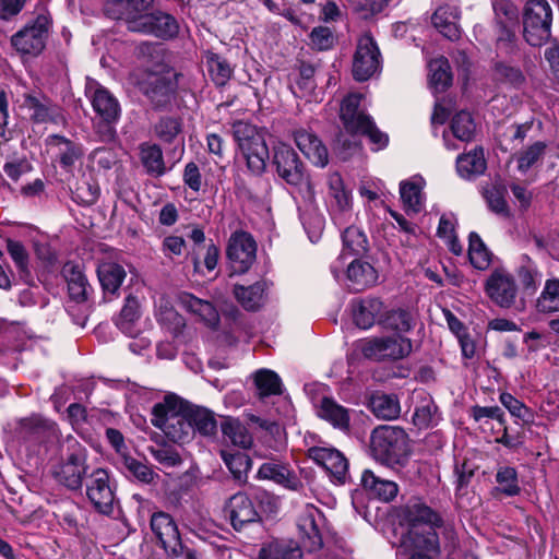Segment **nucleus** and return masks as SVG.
I'll return each mask as SVG.
<instances>
[{
	"label": "nucleus",
	"mask_w": 559,
	"mask_h": 559,
	"mask_svg": "<svg viewBox=\"0 0 559 559\" xmlns=\"http://www.w3.org/2000/svg\"><path fill=\"white\" fill-rule=\"evenodd\" d=\"M401 521L406 526L401 538V545L405 548L438 554L442 546L449 549L456 546L457 535L453 523L443 520L427 506H405Z\"/></svg>",
	"instance_id": "1"
},
{
	"label": "nucleus",
	"mask_w": 559,
	"mask_h": 559,
	"mask_svg": "<svg viewBox=\"0 0 559 559\" xmlns=\"http://www.w3.org/2000/svg\"><path fill=\"white\" fill-rule=\"evenodd\" d=\"M273 163L278 176L292 187L295 199H301L310 206L316 201L314 186L297 153L287 144L280 143L274 147Z\"/></svg>",
	"instance_id": "2"
},
{
	"label": "nucleus",
	"mask_w": 559,
	"mask_h": 559,
	"mask_svg": "<svg viewBox=\"0 0 559 559\" xmlns=\"http://www.w3.org/2000/svg\"><path fill=\"white\" fill-rule=\"evenodd\" d=\"M152 424L177 443H185L193 437L187 404L173 394L166 395L162 403L154 405Z\"/></svg>",
	"instance_id": "3"
},
{
	"label": "nucleus",
	"mask_w": 559,
	"mask_h": 559,
	"mask_svg": "<svg viewBox=\"0 0 559 559\" xmlns=\"http://www.w3.org/2000/svg\"><path fill=\"white\" fill-rule=\"evenodd\" d=\"M61 457L52 468L55 479L70 490H79L88 476V451L75 438L68 437L62 445Z\"/></svg>",
	"instance_id": "4"
},
{
	"label": "nucleus",
	"mask_w": 559,
	"mask_h": 559,
	"mask_svg": "<svg viewBox=\"0 0 559 559\" xmlns=\"http://www.w3.org/2000/svg\"><path fill=\"white\" fill-rule=\"evenodd\" d=\"M370 452L382 464L402 465L409 454L407 435L399 427L379 426L371 432Z\"/></svg>",
	"instance_id": "5"
},
{
	"label": "nucleus",
	"mask_w": 559,
	"mask_h": 559,
	"mask_svg": "<svg viewBox=\"0 0 559 559\" xmlns=\"http://www.w3.org/2000/svg\"><path fill=\"white\" fill-rule=\"evenodd\" d=\"M361 99L362 95L358 93L347 95L341 104V120L348 132L368 136L370 142L376 145L374 150H381L388 144V135L381 132L371 117L360 108Z\"/></svg>",
	"instance_id": "6"
},
{
	"label": "nucleus",
	"mask_w": 559,
	"mask_h": 559,
	"mask_svg": "<svg viewBox=\"0 0 559 559\" xmlns=\"http://www.w3.org/2000/svg\"><path fill=\"white\" fill-rule=\"evenodd\" d=\"M233 134L247 160L248 169L254 175L262 174L269 158L263 133L248 122L237 121L233 124Z\"/></svg>",
	"instance_id": "7"
},
{
	"label": "nucleus",
	"mask_w": 559,
	"mask_h": 559,
	"mask_svg": "<svg viewBox=\"0 0 559 559\" xmlns=\"http://www.w3.org/2000/svg\"><path fill=\"white\" fill-rule=\"evenodd\" d=\"M493 29L497 50L513 56L519 51L516 29L519 10L510 0H492Z\"/></svg>",
	"instance_id": "8"
},
{
	"label": "nucleus",
	"mask_w": 559,
	"mask_h": 559,
	"mask_svg": "<svg viewBox=\"0 0 559 559\" xmlns=\"http://www.w3.org/2000/svg\"><path fill=\"white\" fill-rule=\"evenodd\" d=\"M552 11L547 0H530L523 13V37L534 47L545 44L550 37Z\"/></svg>",
	"instance_id": "9"
},
{
	"label": "nucleus",
	"mask_w": 559,
	"mask_h": 559,
	"mask_svg": "<svg viewBox=\"0 0 559 559\" xmlns=\"http://www.w3.org/2000/svg\"><path fill=\"white\" fill-rule=\"evenodd\" d=\"M357 350L371 360H397L408 356L412 352V342L403 336L372 337L359 341Z\"/></svg>",
	"instance_id": "10"
},
{
	"label": "nucleus",
	"mask_w": 559,
	"mask_h": 559,
	"mask_svg": "<svg viewBox=\"0 0 559 559\" xmlns=\"http://www.w3.org/2000/svg\"><path fill=\"white\" fill-rule=\"evenodd\" d=\"M85 490L88 501L97 512L105 515H110L114 512L115 485L105 468L98 467L88 474Z\"/></svg>",
	"instance_id": "11"
},
{
	"label": "nucleus",
	"mask_w": 559,
	"mask_h": 559,
	"mask_svg": "<svg viewBox=\"0 0 559 559\" xmlns=\"http://www.w3.org/2000/svg\"><path fill=\"white\" fill-rule=\"evenodd\" d=\"M85 95L91 100L94 111L106 123L107 136L112 138L114 130L110 124L117 122L120 117V105L117 98L93 79L86 81Z\"/></svg>",
	"instance_id": "12"
},
{
	"label": "nucleus",
	"mask_w": 559,
	"mask_h": 559,
	"mask_svg": "<svg viewBox=\"0 0 559 559\" xmlns=\"http://www.w3.org/2000/svg\"><path fill=\"white\" fill-rule=\"evenodd\" d=\"M226 254L231 273L243 274L255 261L257 243L249 233L237 230L229 237Z\"/></svg>",
	"instance_id": "13"
},
{
	"label": "nucleus",
	"mask_w": 559,
	"mask_h": 559,
	"mask_svg": "<svg viewBox=\"0 0 559 559\" xmlns=\"http://www.w3.org/2000/svg\"><path fill=\"white\" fill-rule=\"evenodd\" d=\"M49 24L47 15H38L12 36V46L23 55H39L45 48Z\"/></svg>",
	"instance_id": "14"
},
{
	"label": "nucleus",
	"mask_w": 559,
	"mask_h": 559,
	"mask_svg": "<svg viewBox=\"0 0 559 559\" xmlns=\"http://www.w3.org/2000/svg\"><path fill=\"white\" fill-rule=\"evenodd\" d=\"M325 518L314 506L307 504L300 512L297 520V530L302 548L312 552L323 546L322 528Z\"/></svg>",
	"instance_id": "15"
},
{
	"label": "nucleus",
	"mask_w": 559,
	"mask_h": 559,
	"mask_svg": "<svg viewBox=\"0 0 559 559\" xmlns=\"http://www.w3.org/2000/svg\"><path fill=\"white\" fill-rule=\"evenodd\" d=\"M380 68V51L374 39L365 34L358 39L353 61V75L357 81L370 79Z\"/></svg>",
	"instance_id": "16"
},
{
	"label": "nucleus",
	"mask_w": 559,
	"mask_h": 559,
	"mask_svg": "<svg viewBox=\"0 0 559 559\" xmlns=\"http://www.w3.org/2000/svg\"><path fill=\"white\" fill-rule=\"evenodd\" d=\"M485 292L497 306L511 308L515 304L518 285L511 273L497 269L486 280Z\"/></svg>",
	"instance_id": "17"
},
{
	"label": "nucleus",
	"mask_w": 559,
	"mask_h": 559,
	"mask_svg": "<svg viewBox=\"0 0 559 559\" xmlns=\"http://www.w3.org/2000/svg\"><path fill=\"white\" fill-rule=\"evenodd\" d=\"M308 457L324 468L331 479L337 484H345L348 477V461L335 448L312 447L308 449Z\"/></svg>",
	"instance_id": "18"
},
{
	"label": "nucleus",
	"mask_w": 559,
	"mask_h": 559,
	"mask_svg": "<svg viewBox=\"0 0 559 559\" xmlns=\"http://www.w3.org/2000/svg\"><path fill=\"white\" fill-rule=\"evenodd\" d=\"M151 528L165 551L175 558L183 555V545L173 518L165 512H155L151 518Z\"/></svg>",
	"instance_id": "19"
},
{
	"label": "nucleus",
	"mask_w": 559,
	"mask_h": 559,
	"mask_svg": "<svg viewBox=\"0 0 559 559\" xmlns=\"http://www.w3.org/2000/svg\"><path fill=\"white\" fill-rule=\"evenodd\" d=\"M179 26L174 16L165 12H152L133 22L132 32L153 35L157 38L168 39L178 34Z\"/></svg>",
	"instance_id": "20"
},
{
	"label": "nucleus",
	"mask_w": 559,
	"mask_h": 559,
	"mask_svg": "<svg viewBox=\"0 0 559 559\" xmlns=\"http://www.w3.org/2000/svg\"><path fill=\"white\" fill-rule=\"evenodd\" d=\"M153 0H106L105 12L115 20H123L129 31L132 32L133 22L147 14Z\"/></svg>",
	"instance_id": "21"
},
{
	"label": "nucleus",
	"mask_w": 559,
	"mask_h": 559,
	"mask_svg": "<svg viewBox=\"0 0 559 559\" xmlns=\"http://www.w3.org/2000/svg\"><path fill=\"white\" fill-rule=\"evenodd\" d=\"M368 250L366 235L357 227L350 226L343 233V251L332 263L331 272L336 280L341 278L347 255H361Z\"/></svg>",
	"instance_id": "22"
},
{
	"label": "nucleus",
	"mask_w": 559,
	"mask_h": 559,
	"mask_svg": "<svg viewBox=\"0 0 559 559\" xmlns=\"http://www.w3.org/2000/svg\"><path fill=\"white\" fill-rule=\"evenodd\" d=\"M225 511L229 515L233 527L237 531L259 520V513L252 500L242 492L235 493L230 497L225 507Z\"/></svg>",
	"instance_id": "23"
},
{
	"label": "nucleus",
	"mask_w": 559,
	"mask_h": 559,
	"mask_svg": "<svg viewBox=\"0 0 559 559\" xmlns=\"http://www.w3.org/2000/svg\"><path fill=\"white\" fill-rule=\"evenodd\" d=\"M461 11L457 4L440 5L431 16L435 28L445 38L456 40L461 37L459 21Z\"/></svg>",
	"instance_id": "24"
},
{
	"label": "nucleus",
	"mask_w": 559,
	"mask_h": 559,
	"mask_svg": "<svg viewBox=\"0 0 559 559\" xmlns=\"http://www.w3.org/2000/svg\"><path fill=\"white\" fill-rule=\"evenodd\" d=\"M345 278L350 290L360 292L372 286L378 275L369 262L355 258L346 265Z\"/></svg>",
	"instance_id": "25"
},
{
	"label": "nucleus",
	"mask_w": 559,
	"mask_h": 559,
	"mask_svg": "<svg viewBox=\"0 0 559 559\" xmlns=\"http://www.w3.org/2000/svg\"><path fill=\"white\" fill-rule=\"evenodd\" d=\"M294 136L298 148L312 164L320 167L328 164V150L314 133L306 129H299Z\"/></svg>",
	"instance_id": "26"
},
{
	"label": "nucleus",
	"mask_w": 559,
	"mask_h": 559,
	"mask_svg": "<svg viewBox=\"0 0 559 559\" xmlns=\"http://www.w3.org/2000/svg\"><path fill=\"white\" fill-rule=\"evenodd\" d=\"M383 304L378 298H364L354 300L352 312L355 324L364 330L370 329L376 322H380Z\"/></svg>",
	"instance_id": "27"
},
{
	"label": "nucleus",
	"mask_w": 559,
	"mask_h": 559,
	"mask_svg": "<svg viewBox=\"0 0 559 559\" xmlns=\"http://www.w3.org/2000/svg\"><path fill=\"white\" fill-rule=\"evenodd\" d=\"M178 299L183 309L198 317L206 325L215 328L218 324V312L210 301L200 299L189 293H181Z\"/></svg>",
	"instance_id": "28"
},
{
	"label": "nucleus",
	"mask_w": 559,
	"mask_h": 559,
	"mask_svg": "<svg viewBox=\"0 0 559 559\" xmlns=\"http://www.w3.org/2000/svg\"><path fill=\"white\" fill-rule=\"evenodd\" d=\"M425 181L421 177H413L400 183V194L404 209L407 213L417 214L425 206L423 193Z\"/></svg>",
	"instance_id": "29"
},
{
	"label": "nucleus",
	"mask_w": 559,
	"mask_h": 559,
	"mask_svg": "<svg viewBox=\"0 0 559 559\" xmlns=\"http://www.w3.org/2000/svg\"><path fill=\"white\" fill-rule=\"evenodd\" d=\"M317 414L334 428L346 431L349 429V411L331 397H323L317 405Z\"/></svg>",
	"instance_id": "30"
},
{
	"label": "nucleus",
	"mask_w": 559,
	"mask_h": 559,
	"mask_svg": "<svg viewBox=\"0 0 559 559\" xmlns=\"http://www.w3.org/2000/svg\"><path fill=\"white\" fill-rule=\"evenodd\" d=\"M62 274L68 284L70 298L79 304L85 301L91 286L81 267L72 262H68L63 265Z\"/></svg>",
	"instance_id": "31"
},
{
	"label": "nucleus",
	"mask_w": 559,
	"mask_h": 559,
	"mask_svg": "<svg viewBox=\"0 0 559 559\" xmlns=\"http://www.w3.org/2000/svg\"><path fill=\"white\" fill-rule=\"evenodd\" d=\"M361 485L371 496L385 502L394 499L399 491V487L394 481L380 478L369 469L364 471Z\"/></svg>",
	"instance_id": "32"
},
{
	"label": "nucleus",
	"mask_w": 559,
	"mask_h": 559,
	"mask_svg": "<svg viewBox=\"0 0 559 559\" xmlns=\"http://www.w3.org/2000/svg\"><path fill=\"white\" fill-rule=\"evenodd\" d=\"M257 476L260 479L273 480L289 489H297L299 484L296 475L286 465L274 461L263 463L259 467Z\"/></svg>",
	"instance_id": "33"
},
{
	"label": "nucleus",
	"mask_w": 559,
	"mask_h": 559,
	"mask_svg": "<svg viewBox=\"0 0 559 559\" xmlns=\"http://www.w3.org/2000/svg\"><path fill=\"white\" fill-rule=\"evenodd\" d=\"M116 324L122 333L130 337H136L141 334L140 304L135 297L129 296L126 299Z\"/></svg>",
	"instance_id": "34"
},
{
	"label": "nucleus",
	"mask_w": 559,
	"mask_h": 559,
	"mask_svg": "<svg viewBox=\"0 0 559 559\" xmlns=\"http://www.w3.org/2000/svg\"><path fill=\"white\" fill-rule=\"evenodd\" d=\"M266 289L267 283L259 281L250 286L236 285L234 295L246 310L255 311L263 305Z\"/></svg>",
	"instance_id": "35"
},
{
	"label": "nucleus",
	"mask_w": 559,
	"mask_h": 559,
	"mask_svg": "<svg viewBox=\"0 0 559 559\" xmlns=\"http://www.w3.org/2000/svg\"><path fill=\"white\" fill-rule=\"evenodd\" d=\"M48 144L57 148L59 162L63 168H72L83 156L81 144L61 135H50Z\"/></svg>",
	"instance_id": "36"
},
{
	"label": "nucleus",
	"mask_w": 559,
	"mask_h": 559,
	"mask_svg": "<svg viewBox=\"0 0 559 559\" xmlns=\"http://www.w3.org/2000/svg\"><path fill=\"white\" fill-rule=\"evenodd\" d=\"M258 559H302V550L294 542L273 540L260 549Z\"/></svg>",
	"instance_id": "37"
},
{
	"label": "nucleus",
	"mask_w": 559,
	"mask_h": 559,
	"mask_svg": "<svg viewBox=\"0 0 559 559\" xmlns=\"http://www.w3.org/2000/svg\"><path fill=\"white\" fill-rule=\"evenodd\" d=\"M187 411L193 433L195 431L202 436H212L215 433L217 423L214 414L210 409L197 405H187Z\"/></svg>",
	"instance_id": "38"
},
{
	"label": "nucleus",
	"mask_w": 559,
	"mask_h": 559,
	"mask_svg": "<svg viewBox=\"0 0 559 559\" xmlns=\"http://www.w3.org/2000/svg\"><path fill=\"white\" fill-rule=\"evenodd\" d=\"M97 275L104 292L115 294L126 277V271L120 264L104 262L99 264Z\"/></svg>",
	"instance_id": "39"
},
{
	"label": "nucleus",
	"mask_w": 559,
	"mask_h": 559,
	"mask_svg": "<svg viewBox=\"0 0 559 559\" xmlns=\"http://www.w3.org/2000/svg\"><path fill=\"white\" fill-rule=\"evenodd\" d=\"M370 408L376 417L383 420H393L401 413L399 399L392 394L373 395L370 400Z\"/></svg>",
	"instance_id": "40"
},
{
	"label": "nucleus",
	"mask_w": 559,
	"mask_h": 559,
	"mask_svg": "<svg viewBox=\"0 0 559 559\" xmlns=\"http://www.w3.org/2000/svg\"><path fill=\"white\" fill-rule=\"evenodd\" d=\"M257 394L260 399L282 393V380L270 369H260L252 376Z\"/></svg>",
	"instance_id": "41"
},
{
	"label": "nucleus",
	"mask_w": 559,
	"mask_h": 559,
	"mask_svg": "<svg viewBox=\"0 0 559 559\" xmlns=\"http://www.w3.org/2000/svg\"><path fill=\"white\" fill-rule=\"evenodd\" d=\"M535 307L544 314L559 312V278L546 280Z\"/></svg>",
	"instance_id": "42"
},
{
	"label": "nucleus",
	"mask_w": 559,
	"mask_h": 559,
	"mask_svg": "<svg viewBox=\"0 0 559 559\" xmlns=\"http://www.w3.org/2000/svg\"><path fill=\"white\" fill-rule=\"evenodd\" d=\"M456 169L461 177L472 178L483 174L486 169V162L481 148H475L456 159Z\"/></svg>",
	"instance_id": "43"
},
{
	"label": "nucleus",
	"mask_w": 559,
	"mask_h": 559,
	"mask_svg": "<svg viewBox=\"0 0 559 559\" xmlns=\"http://www.w3.org/2000/svg\"><path fill=\"white\" fill-rule=\"evenodd\" d=\"M429 84L436 92H443L452 83V75L448 59L439 57L428 64Z\"/></svg>",
	"instance_id": "44"
},
{
	"label": "nucleus",
	"mask_w": 559,
	"mask_h": 559,
	"mask_svg": "<svg viewBox=\"0 0 559 559\" xmlns=\"http://www.w3.org/2000/svg\"><path fill=\"white\" fill-rule=\"evenodd\" d=\"M328 183L332 210L340 214H345L350 207V198L348 192L344 189L341 175L337 173L331 174Z\"/></svg>",
	"instance_id": "45"
},
{
	"label": "nucleus",
	"mask_w": 559,
	"mask_h": 559,
	"mask_svg": "<svg viewBox=\"0 0 559 559\" xmlns=\"http://www.w3.org/2000/svg\"><path fill=\"white\" fill-rule=\"evenodd\" d=\"M497 487L493 488V496L502 493L508 497H513L520 493L521 488L519 485L518 473L511 466H500L496 474Z\"/></svg>",
	"instance_id": "46"
},
{
	"label": "nucleus",
	"mask_w": 559,
	"mask_h": 559,
	"mask_svg": "<svg viewBox=\"0 0 559 559\" xmlns=\"http://www.w3.org/2000/svg\"><path fill=\"white\" fill-rule=\"evenodd\" d=\"M493 79L514 88H520L525 84V75L519 67L504 61H498L493 66Z\"/></svg>",
	"instance_id": "47"
},
{
	"label": "nucleus",
	"mask_w": 559,
	"mask_h": 559,
	"mask_svg": "<svg viewBox=\"0 0 559 559\" xmlns=\"http://www.w3.org/2000/svg\"><path fill=\"white\" fill-rule=\"evenodd\" d=\"M222 432L228 441L239 448L247 449L252 444L251 435L238 419H226L222 424Z\"/></svg>",
	"instance_id": "48"
},
{
	"label": "nucleus",
	"mask_w": 559,
	"mask_h": 559,
	"mask_svg": "<svg viewBox=\"0 0 559 559\" xmlns=\"http://www.w3.org/2000/svg\"><path fill=\"white\" fill-rule=\"evenodd\" d=\"M547 144L544 141H537L524 147L516 154L518 169L526 173L540 162L546 154Z\"/></svg>",
	"instance_id": "49"
},
{
	"label": "nucleus",
	"mask_w": 559,
	"mask_h": 559,
	"mask_svg": "<svg viewBox=\"0 0 559 559\" xmlns=\"http://www.w3.org/2000/svg\"><path fill=\"white\" fill-rule=\"evenodd\" d=\"M221 455L236 479L241 480L247 477V474L251 468V460L248 454L241 451L231 452L223 450Z\"/></svg>",
	"instance_id": "50"
},
{
	"label": "nucleus",
	"mask_w": 559,
	"mask_h": 559,
	"mask_svg": "<svg viewBox=\"0 0 559 559\" xmlns=\"http://www.w3.org/2000/svg\"><path fill=\"white\" fill-rule=\"evenodd\" d=\"M440 415L438 407L430 397L418 403L413 416L414 424L419 428H428L438 424Z\"/></svg>",
	"instance_id": "51"
},
{
	"label": "nucleus",
	"mask_w": 559,
	"mask_h": 559,
	"mask_svg": "<svg viewBox=\"0 0 559 559\" xmlns=\"http://www.w3.org/2000/svg\"><path fill=\"white\" fill-rule=\"evenodd\" d=\"M468 257L472 265L478 270H486L491 262V253L476 233L469 234Z\"/></svg>",
	"instance_id": "52"
},
{
	"label": "nucleus",
	"mask_w": 559,
	"mask_h": 559,
	"mask_svg": "<svg viewBox=\"0 0 559 559\" xmlns=\"http://www.w3.org/2000/svg\"><path fill=\"white\" fill-rule=\"evenodd\" d=\"M476 124L467 111L457 112L451 121L453 136L462 142H469L475 135Z\"/></svg>",
	"instance_id": "53"
},
{
	"label": "nucleus",
	"mask_w": 559,
	"mask_h": 559,
	"mask_svg": "<svg viewBox=\"0 0 559 559\" xmlns=\"http://www.w3.org/2000/svg\"><path fill=\"white\" fill-rule=\"evenodd\" d=\"M380 322L385 329L406 333L414 326V316L409 311L397 309L390 311Z\"/></svg>",
	"instance_id": "54"
},
{
	"label": "nucleus",
	"mask_w": 559,
	"mask_h": 559,
	"mask_svg": "<svg viewBox=\"0 0 559 559\" xmlns=\"http://www.w3.org/2000/svg\"><path fill=\"white\" fill-rule=\"evenodd\" d=\"M141 160L150 174L160 176L165 173L163 153L157 145H143L141 147Z\"/></svg>",
	"instance_id": "55"
},
{
	"label": "nucleus",
	"mask_w": 559,
	"mask_h": 559,
	"mask_svg": "<svg viewBox=\"0 0 559 559\" xmlns=\"http://www.w3.org/2000/svg\"><path fill=\"white\" fill-rule=\"evenodd\" d=\"M99 197V188L96 182L82 179L78 181L75 189L72 191V199L82 205L94 204Z\"/></svg>",
	"instance_id": "56"
},
{
	"label": "nucleus",
	"mask_w": 559,
	"mask_h": 559,
	"mask_svg": "<svg viewBox=\"0 0 559 559\" xmlns=\"http://www.w3.org/2000/svg\"><path fill=\"white\" fill-rule=\"evenodd\" d=\"M206 64L213 81L217 85H224L231 75V68L229 64L215 53H210L206 57Z\"/></svg>",
	"instance_id": "57"
},
{
	"label": "nucleus",
	"mask_w": 559,
	"mask_h": 559,
	"mask_svg": "<svg viewBox=\"0 0 559 559\" xmlns=\"http://www.w3.org/2000/svg\"><path fill=\"white\" fill-rule=\"evenodd\" d=\"M154 130L162 141L170 143L181 132V121L175 117H164L155 124Z\"/></svg>",
	"instance_id": "58"
},
{
	"label": "nucleus",
	"mask_w": 559,
	"mask_h": 559,
	"mask_svg": "<svg viewBox=\"0 0 559 559\" xmlns=\"http://www.w3.org/2000/svg\"><path fill=\"white\" fill-rule=\"evenodd\" d=\"M518 275L523 288L531 293H534L542 282V273L530 260L519 269Z\"/></svg>",
	"instance_id": "59"
},
{
	"label": "nucleus",
	"mask_w": 559,
	"mask_h": 559,
	"mask_svg": "<svg viewBox=\"0 0 559 559\" xmlns=\"http://www.w3.org/2000/svg\"><path fill=\"white\" fill-rule=\"evenodd\" d=\"M124 466L127 471L139 481L143 484L153 483L154 478L157 477L155 472L146 464L133 459L126 457Z\"/></svg>",
	"instance_id": "60"
},
{
	"label": "nucleus",
	"mask_w": 559,
	"mask_h": 559,
	"mask_svg": "<svg viewBox=\"0 0 559 559\" xmlns=\"http://www.w3.org/2000/svg\"><path fill=\"white\" fill-rule=\"evenodd\" d=\"M7 249L19 272L28 274V253L24 245L20 241L8 239Z\"/></svg>",
	"instance_id": "61"
},
{
	"label": "nucleus",
	"mask_w": 559,
	"mask_h": 559,
	"mask_svg": "<svg viewBox=\"0 0 559 559\" xmlns=\"http://www.w3.org/2000/svg\"><path fill=\"white\" fill-rule=\"evenodd\" d=\"M489 209L501 217H509L510 210L507 204L504 192L496 187H492L485 192Z\"/></svg>",
	"instance_id": "62"
},
{
	"label": "nucleus",
	"mask_w": 559,
	"mask_h": 559,
	"mask_svg": "<svg viewBox=\"0 0 559 559\" xmlns=\"http://www.w3.org/2000/svg\"><path fill=\"white\" fill-rule=\"evenodd\" d=\"M391 0H348L354 11L365 19L379 13Z\"/></svg>",
	"instance_id": "63"
},
{
	"label": "nucleus",
	"mask_w": 559,
	"mask_h": 559,
	"mask_svg": "<svg viewBox=\"0 0 559 559\" xmlns=\"http://www.w3.org/2000/svg\"><path fill=\"white\" fill-rule=\"evenodd\" d=\"M310 43L318 50H328L334 44V36L329 27L318 26L310 33Z\"/></svg>",
	"instance_id": "64"
}]
</instances>
